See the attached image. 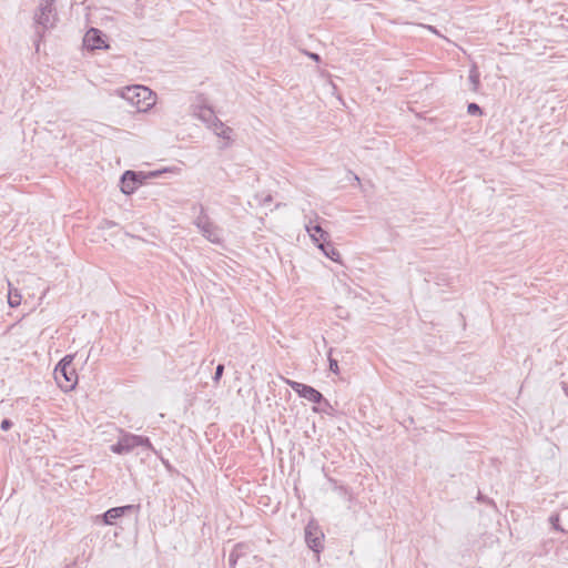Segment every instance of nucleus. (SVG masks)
<instances>
[{
  "instance_id": "f257e3e1",
  "label": "nucleus",
  "mask_w": 568,
  "mask_h": 568,
  "mask_svg": "<svg viewBox=\"0 0 568 568\" xmlns=\"http://www.w3.org/2000/svg\"><path fill=\"white\" fill-rule=\"evenodd\" d=\"M55 0H41L39 7L33 16L34 33H36V50L39 51L40 42L42 41L45 32L52 29L57 23V14L54 12Z\"/></svg>"
},
{
  "instance_id": "f03ea898",
  "label": "nucleus",
  "mask_w": 568,
  "mask_h": 568,
  "mask_svg": "<svg viewBox=\"0 0 568 568\" xmlns=\"http://www.w3.org/2000/svg\"><path fill=\"white\" fill-rule=\"evenodd\" d=\"M138 447H141L143 450H151L153 453H156L154 446L152 445L148 437L135 435L124 430L120 432L118 442L111 445L110 449L114 454L125 455L132 453Z\"/></svg>"
},
{
  "instance_id": "7ed1b4c3",
  "label": "nucleus",
  "mask_w": 568,
  "mask_h": 568,
  "mask_svg": "<svg viewBox=\"0 0 568 568\" xmlns=\"http://www.w3.org/2000/svg\"><path fill=\"white\" fill-rule=\"evenodd\" d=\"M74 355H65L54 369V379L63 392L72 390L78 383V374L72 366Z\"/></svg>"
},
{
  "instance_id": "20e7f679",
  "label": "nucleus",
  "mask_w": 568,
  "mask_h": 568,
  "mask_svg": "<svg viewBox=\"0 0 568 568\" xmlns=\"http://www.w3.org/2000/svg\"><path fill=\"white\" fill-rule=\"evenodd\" d=\"M122 97L140 112L148 111L155 103L153 92L143 85L126 87L122 92Z\"/></svg>"
},
{
  "instance_id": "39448f33",
  "label": "nucleus",
  "mask_w": 568,
  "mask_h": 568,
  "mask_svg": "<svg viewBox=\"0 0 568 568\" xmlns=\"http://www.w3.org/2000/svg\"><path fill=\"white\" fill-rule=\"evenodd\" d=\"M199 209L200 213L194 220L195 226L200 230L201 234L211 243H221V229L211 221L203 205H200Z\"/></svg>"
},
{
  "instance_id": "423d86ee",
  "label": "nucleus",
  "mask_w": 568,
  "mask_h": 568,
  "mask_svg": "<svg viewBox=\"0 0 568 568\" xmlns=\"http://www.w3.org/2000/svg\"><path fill=\"white\" fill-rule=\"evenodd\" d=\"M324 534L314 521H310L305 527V541L307 546L317 555L323 549Z\"/></svg>"
},
{
  "instance_id": "0eeeda50",
  "label": "nucleus",
  "mask_w": 568,
  "mask_h": 568,
  "mask_svg": "<svg viewBox=\"0 0 568 568\" xmlns=\"http://www.w3.org/2000/svg\"><path fill=\"white\" fill-rule=\"evenodd\" d=\"M286 383L301 397H303L312 403L317 404V403L324 402L326 405H328L327 400L324 399L323 395L314 387L298 383V382L290 381V379H287Z\"/></svg>"
},
{
  "instance_id": "6e6552de",
  "label": "nucleus",
  "mask_w": 568,
  "mask_h": 568,
  "mask_svg": "<svg viewBox=\"0 0 568 568\" xmlns=\"http://www.w3.org/2000/svg\"><path fill=\"white\" fill-rule=\"evenodd\" d=\"M83 44L90 50L105 49L108 44L102 38V32L99 29L91 28L83 38Z\"/></svg>"
},
{
  "instance_id": "1a4fd4ad",
  "label": "nucleus",
  "mask_w": 568,
  "mask_h": 568,
  "mask_svg": "<svg viewBox=\"0 0 568 568\" xmlns=\"http://www.w3.org/2000/svg\"><path fill=\"white\" fill-rule=\"evenodd\" d=\"M305 229L317 246L320 243H326L327 240H329V234L324 231L321 225L314 224L312 221L305 225Z\"/></svg>"
},
{
  "instance_id": "9d476101",
  "label": "nucleus",
  "mask_w": 568,
  "mask_h": 568,
  "mask_svg": "<svg viewBox=\"0 0 568 568\" xmlns=\"http://www.w3.org/2000/svg\"><path fill=\"white\" fill-rule=\"evenodd\" d=\"M139 505H126L122 507H113L106 510L103 515V521L106 525H113L114 520L122 517L126 511L139 509Z\"/></svg>"
},
{
  "instance_id": "9b49d317",
  "label": "nucleus",
  "mask_w": 568,
  "mask_h": 568,
  "mask_svg": "<svg viewBox=\"0 0 568 568\" xmlns=\"http://www.w3.org/2000/svg\"><path fill=\"white\" fill-rule=\"evenodd\" d=\"M138 174L133 171H125L121 178V191L124 194H131L138 187Z\"/></svg>"
},
{
  "instance_id": "f8f14e48",
  "label": "nucleus",
  "mask_w": 568,
  "mask_h": 568,
  "mask_svg": "<svg viewBox=\"0 0 568 568\" xmlns=\"http://www.w3.org/2000/svg\"><path fill=\"white\" fill-rule=\"evenodd\" d=\"M549 520L554 529L568 532V507L564 508L559 514L552 515Z\"/></svg>"
},
{
  "instance_id": "ddd939ff",
  "label": "nucleus",
  "mask_w": 568,
  "mask_h": 568,
  "mask_svg": "<svg viewBox=\"0 0 568 568\" xmlns=\"http://www.w3.org/2000/svg\"><path fill=\"white\" fill-rule=\"evenodd\" d=\"M212 129H213L214 133L220 138H223L226 140H229L231 138L232 129L226 126L217 118H214V122L212 123Z\"/></svg>"
},
{
  "instance_id": "4468645a",
  "label": "nucleus",
  "mask_w": 568,
  "mask_h": 568,
  "mask_svg": "<svg viewBox=\"0 0 568 568\" xmlns=\"http://www.w3.org/2000/svg\"><path fill=\"white\" fill-rule=\"evenodd\" d=\"M318 248L334 262H337L341 257L339 252L331 244L329 240L326 243H320Z\"/></svg>"
},
{
  "instance_id": "2eb2a0df",
  "label": "nucleus",
  "mask_w": 568,
  "mask_h": 568,
  "mask_svg": "<svg viewBox=\"0 0 568 568\" xmlns=\"http://www.w3.org/2000/svg\"><path fill=\"white\" fill-rule=\"evenodd\" d=\"M8 304L10 307H18L21 304V294L17 288L12 287L10 282H8Z\"/></svg>"
},
{
  "instance_id": "dca6fc26",
  "label": "nucleus",
  "mask_w": 568,
  "mask_h": 568,
  "mask_svg": "<svg viewBox=\"0 0 568 568\" xmlns=\"http://www.w3.org/2000/svg\"><path fill=\"white\" fill-rule=\"evenodd\" d=\"M469 82L471 83V90L477 91L479 87V72L475 65L469 71Z\"/></svg>"
},
{
  "instance_id": "f3484780",
  "label": "nucleus",
  "mask_w": 568,
  "mask_h": 568,
  "mask_svg": "<svg viewBox=\"0 0 568 568\" xmlns=\"http://www.w3.org/2000/svg\"><path fill=\"white\" fill-rule=\"evenodd\" d=\"M199 115H200V118H201L203 121H205V122H207V123H209V122H211V121H212V123H213V122H214V118H216V116L214 115L213 110H212L211 108H207V106L201 108V109H200V114H199Z\"/></svg>"
},
{
  "instance_id": "a211bd4d",
  "label": "nucleus",
  "mask_w": 568,
  "mask_h": 568,
  "mask_svg": "<svg viewBox=\"0 0 568 568\" xmlns=\"http://www.w3.org/2000/svg\"><path fill=\"white\" fill-rule=\"evenodd\" d=\"M467 112L470 115H480L483 113L480 106L476 103H469L467 106Z\"/></svg>"
},
{
  "instance_id": "6ab92c4d",
  "label": "nucleus",
  "mask_w": 568,
  "mask_h": 568,
  "mask_svg": "<svg viewBox=\"0 0 568 568\" xmlns=\"http://www.w3.org/2000/svg\"><path fill=\"white\" fill-rule=\"evenodd\" d=\"M331 354H332V349L328 353L329 371L337 374L338 373V363L336 359L332 358Z\"/></svg>"
},
{
  "instance_id": "aec40b11",
  "label": "nucleus",
  "mask_w": 568,
  "mask_h": 568,
  "mask_svg": "<svg viewBox=\"0 0 568 568\" xmlns=\"http://www.w3.org/2000/svg\"><path fill=\"white\" fill-rule=\"evenodd\" d=\"M223 372H224V365H223V364H219V365L216 366L215 374H214V376H213V381H214L215 383H217V382L221 379V377H222V375H223Z\"/></svg>"
},
{
  "instance_id": "412c9836",
  "label": "nucleus",
  "mask_w": 568,
  "mask_h": 568,
  "mask_svg": "<svg viewBox=\"0 0 568 568\" xmlns=\"http://www.w3.org/2000/svg\"><path fill=\"white\" fill-rule=\"evenodd\" d=\"M237 558H239V555L236 552V550H233L231 554H230V557H229V561H230V567L231 568H234L236 561H237Z\"/></svg>"
},
{
  "instance_id": "4be33fe9",
  "label": "nucleus",
  "mask_w": 568,
  "mask_h": 568,
  "mask_svg": "<svg viewBox=\"0 0 568 568\" xmlns=\"http://www.w3.org/2000/svg\"><path fill=\"white\" fill-rule=\"evenodd\" d=\"M12 427V422L10 419H3L1 422L0 428L2 430H9Z\"/></svg>"
},
{
  "instance_id": "5701e85b",
  "label": "nucleus",
  "mask_w": 568,
  "mask_h": 568,
  "mask_svg": "<svg viewBox=\"0 0 568 568\" xmlns=\"http://www.w3.org/2000/svg\"><path fill=\"white\" fill-rule=\"evenodd\" d=\"M308 55H310V58H312L316 62H318L321 60V58H320V55L317 53H310Z\"/></svg>"
},
{
  "instance_id": "b1692460",
  "label": "nucleus",
  "mask_w": 568,
  "mask_h": 568,
  "mask_svg": "<svg viewBox=\"0 0 568 568\" xmlns=\"http://www.w3.org/2000/svg\"><path fill=\"white\" fill-rule=\"evenodd\" d=\"M427 28H428V30H430L432 32L437 33V30H436L434 27L428 26Z\"/></svg>"
},
{
  "instance_id": "393cba45",
  "label": "nucleus",
  "mask_w": 568,
  "mask_h": 568,
  "mask_svg": "<svg viewBox=\"0 0 568 568\" xmlns=\"http://www.w3.org/2000/svg\"><path fill=\"white\" fill-rule=\"evenodd\" d=\"M477 499L480 500V501H485L486 500L480 494L478 495Z\"/></svg>"
},
{
  "instance_id": "a878e982",
  "label": "nucleus",
  "mask_w": 568,
  "mask_h": 568,
  "mask_svg": "<svg viewBox=\"0 0 568 568\" xmlns=\"http://www.w3.org/2000/svg\"><path fill=\"white\" fill-rule=\"evenodd\" d=\"M562 525H568V519H562Z\"/></svg>"
},
{
  "instance_id": "bb28decb",
  "label": "nucleus",
  "mask_w": 568,
  "mask_h": 568,
  "mask_svg": "<svg viewBox=\"0 0 568 568\" xmlns=\"http://www.w3.org/2000/svg\"><path fill=\"white\" fill-rule=\"evenodd\" d=\"M565 393H566V395L568 396V388H565Z\"/></svg>"
},
{
  "instance_id": "cd10ccee",
  "label": "nucleus",
  "mask_w": 568,
  "mask_h": 568,
  "mask_svg": "<svg viewBox=\"0 0 568 568\" xmlns=\"http://www.w3.org/2000/svg\"><path fill=\"white\" fill-rule=\"evenodd\" d=\"M64 568H71V566H70V565H68V566H65Z\"/></svg>"
}]
</instances>
